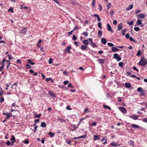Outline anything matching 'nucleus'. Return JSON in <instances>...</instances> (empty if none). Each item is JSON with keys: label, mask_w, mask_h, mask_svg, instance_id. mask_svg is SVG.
Returning <instances> with one entry per match:
<instances>
[{"label": "nucleus", "mask_w": 147, "mask_h": 147, "mask_svg": "<svg viewBox=\"0 0 147 147\" xmlns=\"http://www.w3.org/2000/svg\"><path fill=\"white\" fill-rule=\"evenodd\" d=\"M147 64V60H146L144 58L141 59L139 62V65L142 66H145Z\"/></svg>", "instance_id": "nucleus-1"}, {"label": "nucleus", "mask_w": 147, "mask_h": 147, "mask_svg": "<svg viewBox=\"0 0 147 147\" xmlns=\"http://www.w3.org/2000/svg\"><path fill=\"white\" fill-rule=\"evenodd\" d=\"M118 109L123 114H125L127 112L126 109L124 107H119L118 108Z\"/></svg>", "instance_id": "nucleus-2"}, {"label": "nucleus", "mask_w": 147, "mask_h": 147, "mask_svg": "<svg viewBox=\"0 0 147 147\" xmlns=\"http://www.w3.org/2000/svg\"><path fill=\"white\" fill-rule=\"evenodd\" d=\"M113 58L116 59L118 61H120L121 59L120 57L118 56V55L117 53H115L113 54Z\"/></svg>", "instance_id": "nucleus-3"}, {"label": "nucleus", "mask_w": 147, "mask_h": 147, "mask_svg": "<svg viewBox=\"0 0 147 147\" xmlns=\"http://www.w3.org/2000/svg\"><path fill=\"white\" fill-rule=\"evenodd\" d=\"M22 29L19 31V33L26 34L27 32V28L25 27H22Z\"/></svg>", "instance_id": "nucleus-4"}, {"label": "nucleus", "mask_w": 147, "mask_h": 147, "mask_svg": "<svg viewBox=\"0 0 147 147\" xmlns=\"http://www.w3.org/2000/svg\"><path fill=\"white\" fill-rule=\"evenodd\" d=\"M49 94L50 95L51 98L55 97L56 96L54 93L52 91H49L48 92Z\"/></svg>", "instance_id": "nucleus-5"}, {"label": "nucleus", "mask_w": 147, "mask_h": 147, "mask_svg": "<svg viewBox=\"0 0 147 147\" xmlns=\"http://www.w3.org/2000/svg\"><path fill=\"white\" fill-rule=\"evenodd\" d=\"M98 61L100 64H103L105 62V60L104 59H98Z\"/></svg>", "instance_id": "nucleus-6"}, {"label": "nucleus", "mask_w": 147, "mask_h": 147, "mask_svg": "<svg viewBox=\"0 0 147 147\" xmlns=\"http://www.w3.org/2000/svg\"><path fill=\"white\" fill-rule=\"evenodd\" d=\"M129 117L131 118L132 119H133L134 120H137L138 119V117L137 115H130Z\"/></svg>", "instance_id": "nucleus-7"}, {"label": "nucleus", "mask_w": 147, "mask_h": 147, "mask_svg": "<svg viewBox=\"0 0 147 147\" xmlns=\"http://www.w3.org/2000/svg\"><path fill=\"white\" fill-rule=\"evenodd\" d=\"M71 49V47L70 46H68L66 48V49H65V51L68 54L70 53H71V52H70L69 50Z\"/></svg>", "instance_id": "nucleus-8"}, {"label": "nucleus", "mask_w": 147, "mask_h": 147, "mask_svg": "<svg viewBox=\"0 0 147 147\" xmlns=\"http://www.w3.org/2000/svg\"><path fill=\"white\" fill-rule=\"evenodd\" d=\"M82 43L86 46H87L89 44H90V45H91V43L89 42L87 40H83L82 41Z\"/></svg>", "instance_id": "nucleus-9"}, {"label": "nucleus", "mask_w": 147, "mask_h": 147, "mask_svg": "<svg viewBox=\"0 0 147 147\" xmlns=\"http://www.w3.org/2000/svg\"><path fill=\"white\" fill-rule=\"evenodd\" d=\"M123 28V24L122 23H120L117 27V30L118 31L122 29Z\"/></svg>", "instance_id": "nucleus-10"}, {"label": "nucleus", "mask_w": 147, "mask_h": 147, "mask_svg": "<svg viewBox=\"0 0 147 147\" xmlns=\"http://www.w3.org/2000/svg\"><path fill=\"white\" fill-rule=\"evenodd\" d=\"M137 16L138 18L140 19L143 18L145 17V16L142 13H141L140 14H138Z\"/></svg>", "instance_id": "nucleus-11"}, {"label": "nucleus", "mask_w": 147, "mask_h": 147, "mask_svg": "<svg viewBox=\"0 0 147 147\" xmlns=\"http://www.w3.org/2000/svg\"><path fill=\"white\" fill-rule=\"evenodd\" d=\"M119 50V49L116 48L115 47H113L112 48L111 51L113 52H116L118 51Z\"/></svg>", "instance_id": "nucleus-12"}, {"label": "nucleus", "mask_w": 147, "mask_h": 147, "mask_svg": "<svg viewBox=\"0 0 147 147\" xmlns=\"http://www.w3.org/2000/svg\"><path fill=\"white\" fill-rule=\"evenodd\" d=\"M26 61L28 63L30 64L31 65H34L35 63L32 62L31 59H28Z\"/></svg>", "instance_id": "nucleus-13"}, {"label": "nucleus", "mask_w": 147, "mask_h": 147, "mask_svg": "<svg viewBox=\"0 0 147 147\" xmlns=\"http://www.w3.org/2000/svg\"><path fill=\"white\" fill-rule=\"evenodd\" d=\"M133 7V5L131 4L129 5L128 7H127L126 9L125 10L126 11H128L131 9Z\"/></svg>", "instance_id": "nucleus-14"}, {"label": "nucleus", "mask_w": 147, "mask_h": 147, "mask_svg": "<svg viewBox=\"0 0 147 147\" xmlns=\"http://www.w3.org/2000/svg\"><path fill=\"white\" fill-rule=\"evenodd\" d=\"M3 115H7L6 117H5L6 119H7L8 118H9L11 117L10 115H9V114L7 113L4 112L3 113Z\"/></svg>", "instance_id": "nucleus-15"}, {"label": "nucleus", "mask_w": 147, "mask_h": 147, "mask_svg": "<svg viewBox=\"0 0 147 147\" xmlns=\"http://www.w3.org/2000/svg\"><path fill=\"white\" fill-rule=\"evenodd\" d=\"M100 136L99 135H94V140H100V138H99Z\"/></svg>", "instance_id": "nucleus-16"}, {"label": "nucleus", "mask_w": 147, "mask_h": 147, "mask_svg": "<svg viewBox=\"0 0 147 147\" xmlns=\"http://www.w3.org/2000/svg\"><path fill=\"white\" fill-rule=\"evenodd\" d=\"M125 87L127 88H129L131 86V85L130 83H125Z\"/></svg>", "instance_id": "nucleus-17"}, {"label": "nucleus", "mask_w": 147, "mask_h": 147, "mask_svg": "<svg viewBox=\"0 0 147 147\" xmlns=\"http://www.w3.org/2000/svg\"><path fill=\"white\" fill-rule=\"evenodd\" d=\"M101 41L104 45H105L107 43L106 40L105 38H103L101 39Z\"/></svg>", "instance_id": "nucleus-18"}, {"label": "nucleus", "mask_w": 147, "mask_h": 147, "mask_svg": "<svg viewBox=\"0 0 147 147\" xmlns=\"http://www.w3.org/2000/svg\"><path fill=\"white\" fill-rule=\"evenodd\" d=\"M107 28L108 30L109 31L112 32V29L111 27V26L110 24H107Z\"/></svg>", "instance_id": "nucleus-19"}, {"label": "nucleus", "mask_w": 147, "mask_h": 147, "mask_svg": "<svg viewBox=\"0 0 147 147\" xmlns=\"http://www.w3.org/2000/svg\"><path fill=\"white\" fill-rule=\"evenodd\" d=\"M87 47L86 46L82 45H81L80 48L82 50H85L87 49Z\"/></svg>", "instance_id": "nucleus-20"}, {"label": "nucleus", "mask_w": 147, "mask_h": 147, "mask_svg": "<svg viewBox=\"0 0 147 147\" xmlns=\"http://www.w3.org/2000/svg\"><path fill=\"white\" fill-rule=\"evenodd\" d=\"M142 20L139 19L137 21L136 25L137 26H139L140 25H142Z\"/></svg>", "instance_id": "nucleus-21"}, {"label": "nucleus", "mask_w": 147, "mask_h": 147, "mask_svg": "<svg viewBox=\"0 0 147 147\" xmlns=\"http://www.w3.org/2000/svg\"><path fill=\"white\" fill-rule=\"evenodd\" d=\"M131 126L134 128H139V126L138 125H136L135 124H132L131 125Z\"/></svg>", "instance_id": "nucleus-22"}, {"label": "nucleus", "mask_w": 147, "mask_h": 147, "mask_svg": "<svg viewBox=\"0 0 147 147\" xmlns=\"http://www.w3.org/2000/svg\"><path fill=\"white\" fill-rule=\"evenodd\" d=\"M137 91L141 93L143 92L144 91L141 87H139L137 89Z\"/></svg>", "instance_id": "nucleus-23"}, {"label": "nucleus", "mask_w": 147, "mask_h": 147, "mask_svg": "<svg viewBox=\"0 0 147 147\" xmlns=\"http://www.w3.org/2000/svg\"><path fill=\"white\" fill-rule=\"evenodd\" d=\"M48 134L52 138L54 136L55 134L54 133H53L52 132H49Z\"/></svg>", "instance_id": "nucleus-24"}, {"label": "nucleus", "mask_w": 147, "mask_h": 147, "mask_svg": "<svg viewBox=\"0 0 147 147\" xmlns=\"http://www.w3.org/2000/svg\"><path fill=\"white\" fill-rule=\"evenodd\" d=\"M110 145L111 146H117L118 145V144L117 143H116L114 141L112 143H111Z\"/></svg>", "instance_id": "nucleus-25"}, {"label": "nucleus", "mask_w": 147, "mask_h": 147, "mask_svg": "<svg viewBox=\"0 0 147 147\" xmlns=\"http://www.w3.org/2000/svg\"><path fill=\"white\" fill-rule=\"evenodd\" d=\"M41 126L42 127H46V123L44 122H42L41 123Z\"/></svg>", "instance_id": "nucleus-26"}, {"label": "nucleus", "mask_w": 147, "mask_h": 147, "mask_svg": "<svg viewBox=\"0 0 147 147\" xmlns=\"http://www.w3.org/2000/svg\"><path fill=\"white\" fill-rule=\"evenodd\" d=\"M129 143L130 146H134V142L131 140H130L129 142Z\"/></svg>", "instance_id": "nucleus-27"}, {"label": "nucleus", "mask_w": 147, "mask_h": 147, "mask_svg": "<svg viewBox=\"0 0 147 147\" xmlns=\"http://www.w3.org/2000/svg\"><path fill=\"white\" fill-rule=\"evenodd\" d=\"M103 108L105 109H108L109 110H111V108L109 106L105 105H103Z\"/></svg>", "instance_id": "nucleus-28"}, {"label": "nucleus", "mask_w": 147, "mask_h": 147, "mask_svg": "<svg viewBox=\"0 0 147 147\" xmlns=\"http://www.w3.org/2000/svg\"><path fill=\"white\" fill-rule=\"evenodd\" d=\"M97 122H94L90 124V126H95L96 125Z\"/></svg>", "instance_id": "nucleus-29"}, {"label": "nucleus", "mask_w": 147, "mask_h": 147, "mask_svg": "<svg viewBox=\"0 0 147 147\" xmlns=\"http://www.w3.org/2000/svg\"><path fill=\"white\" fill-rule=\"evenodd\" d=\"M66 142H67L68 144L70 145H71V140H70L67 139L66 140Z\"/></svg>", "instance_id": "nucleus-30"}, {"label": "nucleus", "mask_w": 147, "mask_h": 147, "mask_svg": "<svg viewBox=\"0 0 147 147\" xmlns=\"http://www.w3.org/2000/svg\"><path fill=\"white\" fill-rule=\"evenodd\" d=\"M98 34L99 36H101L102 34V31L100 30H98Z\"/></svg>", "instance_id": "nucleus-31"}, {"label": "nucleus", "mask_w": 147, "mask_h": 147, "mask_svg": "<svg viewBox=\"0 0 147 147\" xmlns=\"http://www.w3.org/2000/svg\"><path fill=\"white\" fill-rule=\"evenodd\" d=\"M134 22L133 21H131L130 22H127V24L130 26H132L133 25Z\"/></svg>", "instance_id": "nucleus-32"}, {"label": "nucleus", "mask_w": 147, "mask_h": 147, "mask_svg": "<svg viewBox=\"0 0 147 147\" xmlns=\"http://www.w3.org/2000/svg\"><path fill=\"white\" fill-rule=\"evenodd\" d=\"M5 61H6V60L5 59V58H4L3 60H2V66H3L4 67V65H5Z\"/></svg>", "instance_id": "nucleus-33"}, {"label": "nucleus", "mask_w": 147, "mask_h": 147, "mask_svg": "<svg viewBox=\"0 0 147 147\" xmlns=\"http://www.w3.org/2000/svg\"><path fill=\"white\" fill-rule=\"evenodd\" d=\"M111 4L110 3H109L108 5H107V9L108 10L111 7Z\"/></svg>", "instance_id": "nucleus-34"}, {"label": "nucleus", "mask_w": 147, "mask_h": 147, "mask_svg": "<svg viewBox=\"0 0 147 147\" xmlns=\"http://www.w3.org/2000/svg\"><path fill=\"white\" fill-rule=\"evenodd\" d=\"M84 36L85 37H87L88 35V33L87 32H84L83 33Z\"/></svg>", "instance_id": "nucleus-35"}, {"label": "nucleus", "mask_w": 147, "mask_h": 147, "mask_svg": "<svg viewBox=\"0 0 147 147\" xmlns=\"http://www.w3.org/2000/svg\"><path fill=\"white\" fill-rule=\"evenodd\" d=\"M134 30L136 31H138L140 30V28L138 27H136L134 28Z\"/></svg>", "instance_id": "nucleus-36"}, {"label": "nucleus", "mask_w": 147, "mask_h": 147, "mask_svg": "<svg viewBox=\"0 0 147 147\" xmlns=\"http://www.w3.org/2000/svg\"><path fill=\"white\" fill-rule=\"evenodd\" d=\"M10 140L11 141H16L15 137L13 135H12L11 136V138Z\"/></svg>", "instance_id": "nucleus-37"}, {"label": "nucleus", "mask_w": 147, "mask_h": 147, "mask_svg": "<svg viewBox=\"0 0 147 147\" xmlns=\"http://www.w3.org/2000/svg\"><path fill=\"white\" fill-rule=\"evenodd\" d=\"M40 121L39 119H37L36 120H35L34 121V124L33 125H36V123Z\"/></svg>", "instance_id": "nucleus-38"}, {"label": "nucleus", "mask_w": 147, "mask_h": 147, "mask_svg": "<svg viewBox=\"0 0 147 147\" xmlns=\"http://www.w3.org/2000/svg\"><path fill=\"white\" fill-rule=\"evenodd\" d=\"M34 126H35V127H34V129L33 131H34V132L35 133L36 132V129L38 128V125H34Z\"/></svg>", "instance_id": "nucleus-39"}, {"label": "nucleus", "mask_w": 147, "mask_h": 147, "mask_svg": "<svg viewBox=\"0 0 147 147\" xmlns=\"http://www.w3.org/2000/svg\"><path fill=\"white\" fill-rule=\"evenodd\" d=\"M107 45L109 47H113L114 45V44L108 42L107 43Z\"/></svg>", "instance_id": "nucleus-40"}, {"label": "nucleus", "mask_w": 147, "mask_h": 147, "mask_svg": "<svg viewBox=\"0 0 147 147\" xmlns=\"http://www.w3.org/2000/svg\"><path fill=\"white\" fill-rule=\"evenodd\" d=\"M127 30L126 29H124V30H122L121 31V33L123 34V35H124L125 34V32Z\"/></svg>", "instance_id": "nucleus-41"}, {"label": "nucleus", "mask_w": 147, "mask_h": 147, "mask_svg": "<svg viewBox=\"0 0 147 147\" xmlns=\"http://www.w3.org/2000/svg\"><path fill=\"white\" fill-rule=\"evenodd\" d=\"M52 61H53V59L52 58H50L49 59V64H51L52 63Z\"/></svg>", "instance_id": "nucleus-42"}, {"label": "nucleus", "mask_w": 147, "mask_h": 147, "mask_svg": "<svg viewBox=\"0 0 147 147\" xmlns=\"http://www.w3.org/2000/svg\"><path fill=\"white\" fill-rule=\"evenodd\" d=\"M118 65L119 66L122 67L123 65V63L122 62H120L119 63Z\"/></svg>", "instance_id": "nucleus-43"}, {"label": "nucleus", "mask_w": 147, "mask_h": 147, "mask_svg": "<svg viewBox=\"0 0 147 147\" xmlns=\"http://www.w3.org/2000/svg\"><path fill=\"white\" fill-rule=\"evenodd\" d=\"M41 40H40L38 42V44H37V45L38 47H40V46L39 45H40L41 44Z\"/></svg>", "instance_id": "nucleus-44"}, {"label": "nucleus", "mask_w": 147, "mask_h": 147, "mask_svg": "<svg viewBox=\"0 0 147 147\" xmlns=\"http://www.w3.org/2000/svg\"><path fill=\"white\" fill-rule=\"evenodd\" d=\"M0 103H2L3 101H4V99L3 97H0Z\"/></svg>", "instance_id": "nucleus-45"}, {"label": "nucleus", "mask_w": 147, "mask_h": 147, "mask_svg": "<svg viewBox=\"0 0 147 147\" xmlns=\"http://www.w3.org/2000/svg\"><path fill=\"white\" fill-rule=\"evenodd\" d=\"M7 56L8 57V58L9 59L11 60L13 59V57L10 54L7 55Z\"/></svg>", "instance_id": "nucleus-46"}, {"label": "nucleus", "mask_w": 147, "mask_h": 147, "mask_svg": "<svg viewBox=\"0 0 147 147\" xmlns=\"http://www.w3.org/2000/svg\"><path fill=\"white\" fill-rule=\"evenodd\" d=\"M141 53V52L140 51V50H139L136 54V55L138 56H140V55Z\"/></svg>", "instance_id": "nucleus-47"}, {"label": "nucleus", "mask_w": 147, "mask_h": 147, "mask_svg": "<svg viewBox=\"0 0 147 147\" xmlns=\"http://www.w3.org/2000/svg\"><path fill=\"white\" fill-rule=\"evenodd\" d=\"M101 24V23L100 22H99L98 23V26L100 28V29H102Z\"/></svg>", "instance_id": "nucleus-48"}, {"label": "nucleus", "mask_w": 147, "mask_h": 147, "mask_svg": "<svg viewBox=\"0 0 147 147\" xmlns=\"http://www.w3.org/2000/svg\"><path fill=\"white\" fill-rule=\"evenodd\" d=\"M10 11L12 13L14 12V11L13 10V8L12 7H11L8 10V11Z\"/></svg>", "instance_id": "nucleus-49"}, {"label": "nucleus", "mask_w": 147, "mask_h": 147, "mask_svg": "<svg viewBox=\"0 0 147 147\" xmlns=\"http://www.w3.org/2000/svg\"><path fill=\"white\" fill-rule=\"evenodd\" d=\"M6 144L7 146H9L11 144L9 140H7V142H6Z\"/></svg>", "instance_id": "nucleus-50"}, {"label": "nucleus", "mask_w": 147, "mask_h": 147, "mask_svg": "<svg viewBox=\"0 0 147 147\" xmlns=\"http://www.w3.org/2000/svg\"><path fill=\"white\" fill-rule=\"evenodd\" d=\"M143 121L147 123V118H144L142 119Z\"/></svg>", "instance_id": "nucleus-51"}, {"label": "nucleus", "mask_w": 147, "mask_h": 147, "mask_svg": "<svg viewBox=\"0 0 147 147\" xmlns=\"http://www.w3.org/2000/svg\"><path fill=\"white\" fill-rule=\"evenodd\" d=\"M26 67L28 69H29L31 68V66L28 64H27L26 65Z\"/></svg>", "instance_id": "nucleus-52"}, {"label": "nucleus", "mask_w": 147, "mask_h": 147, "mask_svg": "<svg viewBox=\"0 0 147 147\" xmlns=\"http://www.w3.org/2000/svg\"><path fill=\"white\" fill-rule=\"evenodd\" d=\"M72 39L74 40H75L77 39L76 37V36L74 34L73 35Z\"/></svg>", "instance_id": "nucleus-53"}, {"label": "nucleus", "mask_w": 147, "mask_h": 147, "mask_svg": "<svg viewBox=\"0 0 147 147\" xmlns=\"http://www.w3.org/2000/svg\"><path fill=\"white\" fill-rule=\"evenodd\" d=\"M41 115V114H40L39 115H37L36 114H35V117H37V118H39L40 117Z\"/></svg>", "instance_id": "nucleus-54"}, {"label": "nucleus", "mask_w": 147, "mask_h": 147, "mask_svg": "<svg viewBox=\"0 0 147 147\" xmlns=\"http://www.w3.org/2000/svg\"><path fill=\"white\" fill-rule=\"evenodd\" d=\"M95 0H92V5L93 7H94L95 6Z\"/></svg>", "instance_id": "nucleus-55"}, {"label": "nucleus", "mask_w": 147, "mask_h": 147, "mask_svg": "<svg viewBox=\"0 0 147 147\" xmlns=\"http://www.w3.org/2000/svg\"><path fill=\"white\" fill-rule=\"evenodd\" d=\"M129 38V40H130V41H134V42H135V40L132 37H130V38Z\"/></svg>", "instance_id": "nucleus-56"}, {"label": "nucleus", "mask_w": 147, "mask_h": 147, "mask_svg": "<svg viewBox=\"0 0 147 147\" xmlns=\"http://www.w3.org/2000/svg\"><path fill=\"white\" fill-rule=\"evenodd\" d=\"M74 44L76 45V47H78L79 46V45L78 43V42L77 41H75L74 42Z\"/></svg>", "instance_id": "nucleus-57"}, {"label": "nucleus", "mask_w": 147, "mask_h": 147, "mask_svg": "<svg viewBox=\"0 0 147 147\" xmlns=\"http://www.w3.org/2000/svg\"><path fill=\"white\" fill-rule=\"evenodd\" d=\"M117 23V21L116 20H114L113 22V23L114 25H116Z\"/></svg>", "instance_id": "nucleus-58"}, {"label": "nucleus", "mask_w": 147, "mask_h": 147, "mask_svg": "<svg viewBox=\"0 0 147 147\" xmlns=\"http://www.w3.org/2000/svg\"><path fill=\"white\" fill-rule=\"evenodd\" d=\"M69 83V82L68 81H64L63 82V84L65 85H66L67 84H68Z\"/></svg>", "instance_id": "nucleus-59"}, {"label": "nucleus", "mask_w": 147, "mask_h": 147, "mask_svg": "<svg viewBox=\"0 0 147 147\" xmlns=\"http://www.w3.org/2000/svg\"><path fill=\"white\" fill-rule=\"evenodd\" d=\"M74 32V30H72L71 32H69L68 33V35L69 36L71 35L72 34V32Z\"/></svg>", "instance_id": "nucleus-60"}, {"label": "nucleus", "mask_w": 147, "mask_h": 147, "mask_svg": "<svg viewBox=\"0 0 147 147\" xmlns=\"http://www.w3.org/2000/svg\"><path fill=\"white\" fill-rule=\"evenodd\" d=\"M125 37L127 38V39H129V38H130V37H129V34H126L125 35Z\"/></svg>", "instance_id": "nucleus-61"}, {"label": "nucleus", "mask_w": 147, "mask_h": 147, "mask_svg": "<svg viewBox=\"0 0 147 147\" xmlns=\"http://www.w3.org/2000/svg\"><path fill=\"white\" fill-rule=\"evenodd\" d=\"M141 11L140 10H137L135 11V12L136 14H137L140 13Z\"/></svg>", "instance_id": "nucleus-62"}, {"label": "nucleus", "mask_w": 147, "mask_h": 147, "mask_svg": "<svg viewBox=\"0 0 147 147\" xmlns=\"http://www.w3.org/2000/svg\"><path fill=\"white\" fill-rule=\"evenodd\" d=\"M87 135H84L82 136H80L81 138H83L84 139L86 137Z\"/></svg>", "instance_id": "nucleus-63"}, {"label": "nucleus", "mask_w": 147, "mask_h": 147, "mask_svg": "<svg viewBox=\"0 0 147 147\" xmlns=\"http://www.w3.org/2000/svg\"><path fill=\"white\" fill-rule=\"evenodd\" d=\"M110 13L111 16H112L113 15V14L114 13V11H113V10H111L110 11Z\"/></svg>", "instance_id": "nucleus-64"}]
</instances>
